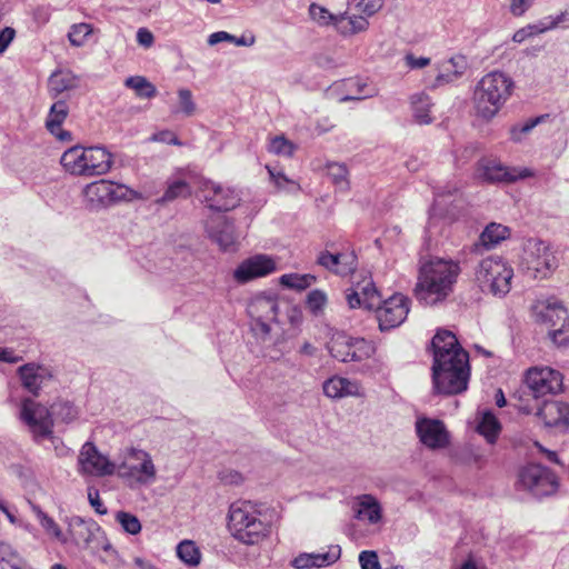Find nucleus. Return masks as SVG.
Segmentation results:
<instances>
[{
	"mask_svg": "<svg viewBox=\"0 0 569 569\" xmlns=\"http://www.w3.org/2000/svg\"><path fill=\"white\" fill-rule=\"evenodd\" d=\"M416 431L421 443L430 449H442L449 445V432L445 423L439 419H417Z\"/></svg>",
	"mask_w": 569,
	"mask_h": 569,
	"instance_id": "nucleus-16",
	"label": "nucleus"
},
{
	"mask_svg": "<svg viewBox=\"0 0 569 569\" xmlns=\"http://www.w3.org/2000/svg\"><path fill=\"white\" fill-rule=\"evenodd\" d=\"M418 282L415 288L417 300L425 306H435L445 301L453 291L460 274L458 261L439 257L421 258Z\"/></svg>",
	"mask_w": 569,
	"mask_h": 569,
	"instance_id": "nucleus-1",
	"label": "nucleus"
},
{
	"mask_svg": "<svg viewBox=\"0 0 569 569\" xmlns=\"http://www.w3.org/2000/svg\"><path fill=\"white\" fill-rule=\"evenodd\" d=\"M82 193L91 209L107 208L120 201L143 199L140 192L106 179L88 183Z\"/></svg>",
	"mask_w": 569,
	"mask_h": 569,
	"instance_id": "nucleus-7",
	"label": "nucleus"
},
{
	"mask_svg": "<svg viewBox=\"0 0 569 569\" xmlns=\"http://www.w3.org/2000/svg\"><path fill=\"white\" fill-rule=\"evenodd\" d=\"M510 236V229L500 223L491 222L479 237V242L473 244L472 251H480L481 248L491 249Z\"/></svg>",
	"mask_w": 569,
	"mask_h": 569,
	"instance_id": "nucleus-29",
	"label": "nucleus"
},
{
	"mask_svg": "<svg viewBox=\"0 0 569 569\" xmlns=\"http://www.w3.org/2000/svg\"><path fill=\"white\" fill-rule=\"evenodd\" d=\"M369 21L363 16L339 13L337 31L342 36H351L367 30Z\"/></svg>",
	"mask_w": 569,
	"mask_h": 569,
	"instance_id": "nucleus-32",
	"label": "nucleus"
},
{
	"mask_svg": "<svg viewBox=\"0 0 569 569\" xmlns=\"http://www.w3.org/2000/svg\"><path fill=\"white\" fill-rule=\"evenodd\" d=\"M98 529V525L92 520H84L78 516L71 517L69 520V532L78 546L87 547L92 540L93 531Z\"/></svg>",
	"mask_w": 569,
	"mask_h": 569,
	"instance_id": "nucleus-28",
	"label": "nucleus"
},
{
	"mask_svg": "<svg viewBox=\"0 0 569 569\" xmlns=\"http://www.w3.org/2000/svg\"><path fill=\"white\" fill-rule=\"evenodd\" d=\"M513 80L506 73L493 71L482 77L475 90L477 112L491 119L511 96Z\"/></svg>",
	"mask_w": 569,
	"mask_h": 569,
	"instance_id": "nucleus-3",
	"label": "nucleus"
},
{
	"mask_svg": "<svg viewBox=\"0 0 569 569\" xmlns=\"http://www.w3.org/2000/svg\"><path fill=\"white\" fill-rule=\"evenodd\" d=\"M479 177L489 183H512L518 180L535 177V171L529 168L507 167L492 159H483L478 168Z\"/></svg>",
	"mask_w": 569,
	"mask_h": 569,
	"instance_id": "nucleus-13",
	"label": "nucleus"
},
{
	"mask_svg": "<svg viewBox=\"0 0 569 569\" xmlns=\"http://www.w3.org/2000/svg\"><path fill=\"white\" fill-rule=\"evenodd\" d=\"M531 310L535 320L549 328L557 327L569 316L562 302L555 297L537 300Z\"/></svg>",
	"mask_w": 569,
	"mask_h": 569,
	"instance_id": "nucleus-18",
	"label": "nucleus"
},
{
	"mask_svg": "<svg viewBox=\"0 0 569 569\" xmlns=\"http://www.w3.org/2000/svg\"><path fill=\"white\" fill-rule=\"evenodd\" d=\"M431 371L435 393H461L467 390L470 378L469 355L463 348L436 352Z\"/></svg>",
	"mask_w": 569,
	"mask_h": 569,
	"instance_id": "nucleus-2",
	"label": "nucleus"
},
{
	"mask_svg": "<svg viewBox=\"0 0 569 569\" xmlns=\"http://www.w3.org/2000/svg\"><path fill=\"white\" fill-rule=\"evenodd\" d=\"M525 383L535 398L557 395L562 391V375L549 367H533L527 370Z\"/></svg>",
	"mask_w": 569,
	"mask_h": 569,
	"instance_id": "nucleus-11",
	"label": "nucleus"
},
{
	"mask_svg": "<svg viewBox=\"0 0 569 569\" xmlns=\"http://www.w3.org/2000/svg\"><path fill=\"white\" fill-rule=\"evenodd\" d=\"M276 270L274 260L267 254H254L243 260L233 271L234 280L247 283L256 278L264 277Z\"/></svg>",
	"mask_w": 569,
	"mask_h": 569,
	"instance_id": "nucleus-17",
	"label": "nucleus"
},
{
	"mask_svg": "<svg viewBox=\"0 0 569 569\" xmlns=\"http://www.w3.org/2000/svg\"><path fill=\"white\" fill-rule=\"evenodd\" d=\"M477 431L483 436L488 443H495L501 431V425L490 410H485L478 421Z\"/></svg>",
	"mask_w": 569,
	"mask_h": 569,
	"instance_id": "nucleus-31",
	"label": "nucleus"
},
{
	"mask_svg": "<svg viewBox=\"0 0 569 569\" xmlns=\"http://www.w3.org/2000/svg\"><path fill=\"white\" fill-rule=\"evenodd\" d=\"M177 555L188 566H197L201 559V552L191 540H183L177 546Z\"/></svg>",
	"mask_w": 569,
	"mask_h": 569,
	"instance_id": "nucleus-44",
	"label": "nucleus"
},
{
	"mask_svg": "<svg viewBox=\"0 0 569 569\" xmlns=\"http://www.w3.org/2000/svg\"><path fill=\"white\" fill-rule=\"evenodd\" d=\"M357 268V259L353 253H342V260L339 266L338 274H348Z\"/></svg>",
	"mask_w": 569,
	"mask_h": 569,
	"instance_id": "nucleus-61",
	"label": "nucleus"
},
{
	"mask_svg": "<svg viewBox=\"0 0 569 569\" xmlns=\"http://www.w3.org/2000/svg\"><path fill=\"white\" fill-rule=\"evenodd\" d=\"M558 325L549 329V337L557 346H566L569 343V316Z\"/></svg>",
	"mask_w": 569,
	"mask_h": 569,
	"instance_id": "nucleus-51",
	"label": "nucleus"
},
{
	"mask_svg": "<svg viewBox=\"0 0 569 569\" xmlns=\"http://www.w3.org/2000/svg\"><path fill=\"white\" fill-rule=\"evenodd\" d=\"M267 169H268V172H269L271 179L274 181V183L277 184L278 188L284 189V184H290L291 189L299 190V186L295 181L288 179L283 174V172L277 171L276 169H273L269 166H267Z\"/></svg>",
	"mask_w": 569,
	"mask_h": 569,
	"instance_id": "nucleus-60",
	"label": "nucleus"
},
{
	"mask_svg": "<svg viewBox=\"0 0 569 569\" xmlns=\"http://www.w3.org/2000/svg\"><path fill=\"white\" fill-rule=\"evenodd\" d=\"M92 27L89 23H77L70 28L68 32L69 41L74 47H81L84 44L87 38L91 34Z\"/></svg>",
	"mask_w": 569,
	"mask_h": 569,
	"instance_id": "nucleus-49",
	"label": "nucleus"
},
{
	"mask_svg": "<svg viewBox=\"0 0 569 569\" xmlns=\"http://www.w3.org/2000/svg\"><path fill=\"white\" fill-rule=\"evenodd\" d=\"M569 18V11H561L559 14L552 17L548 16L540 20H538L536 23L541 29V33H545L547 31L553 30L558 28L560 23L566 21Z\"/></svg>",
	"mask_w": 569,
	"mask_h": 569,
	"instance_id": "nucleus-54",
	"label": "nucleus"
},
{
	"mask_svg": "<svg viewBox=\"0 0 569 569\" xmlns=\"http://www.w3.org/2000/svg\"><path fill=\"white\" fill-rule=\"evenodd\" d=\"M411 104L413 117L418 123L428 124L432 121V118L429 114L432 103L427 94L418 93L412 96Z\"/></svg>",
	"mask_w": 569,
	"mask_h": 569,
	"instance_id": "nucleus-34",
	"label": "nucleus"
},
{
	"mask_svg": "<svg viewBox=\"0 0 569 569\" xmlns=\"http://www.w3.org/2000/svg\"><path fill=\"white\" fill-rule=\"evenodd\" d=\"M542 120V117H537L533 119H529L523 124H516L510 128V139L513 142H520L526 134L531 132V130L540 123Z\"/></svg>",
	"mask_w": 569,
	"mask_h": 569,
	"instance_id": "nucleus-53",
	"label": "nucleus"
},
{
	"mask_svg": "<svg viewBox=\"0 0 569 569\" xmlns=\"http://www.w3.org/2000/svg\"><path fill=\"white\" fill-rule=\"evenodd\" d=\"M88 500L90 506L94 509V511L99 515H107L108 509L104 507L103 502L100 499L99 490L94 487L88 488Z\"/></svg>",
	"mask_w": 569,
	"mask_h": 569,
	"instance_id": "nucleus-59",
	"label": "nucleus"
},
{
	"mask_svg": "<svg viewBox=\"0 0 569 569\" xmlns=\"http://www.w3.org/2000/svg\"><path fill=\"white\" fill-rule=\"evenodd\" d=\"M30 508L39 520L41 527L46 530V532L52 536L54 539L66 542V538L60 529L59 525L47 515L38 505L29 501Z\"/></svg>",
	"mask_w": 569,
	"mask_h": 569,
	"instance_id": "nucleus-33",
	"label": "nucleus"
},
{
	"mask_svg": "<svg viewBox=\"0 0 569 569\" xmlns=\"http://www.w3.org/2000/svg\"><path fill=\"white\" fill-rule=\"evenodd\" d=\"M190 193V187L184 180H174L168 184L162 197L156 200L157 203L163 204L171 202L178 198H186Z\"/></svg>",
	"mask_w": 569,
	"mask_h": 569,
	"instance_id": "nucleus-41",
	"label": "nucleus"
},
{
	"mask_svg": "<svg viewBox=\"0 0 569 569\" xmlns=\"http://www.w3.org/2000/svg\"><path fill=\"white\" fill-rule=\"evenodd\" d=\"M206 202L211 210L229 211L240 203L239 194L231 188L210 182L206 186Z\"/></svg>",
	"mask_w": 569,
	"mask_h": 569,
	"instance_id": "nucleus-21",
	"label": "nucleus"
},
{
	"mask_svg": "<svg viewBox=\"0 0 569 569\" xmlns=\"http://www.w3.org/2000/svg\"><path fill=\"white\" fill-rule=\"evenodd\" d=\"M467 69V60L463 56H456L443 61L437 74L432 88L452 83L461 78Z\"/></svg>",
	"mask_w": 569,
	"mask_h": 569,
	"instance_id": "nucleus-25",
	"label": "nucleus"
},
{
	"mask_svg": "<svg viewBox=\"0 0 569 569\" xmlns=\"http://www.w3.org/2000/svg\"><path fill=\"white\" fill-rule=\"evenodd\" d=\"M77 79L70 72H54L49 78V89L52 97H57L63 91L76 87Z\"/></svg>",
	"mask_w": 569,
	"mask_h": 569,
	"instance_id": "nucleus-39",
	"label": "nucleus"
},
{
	"mask_svg": "<svg viewBox=\"0 0 569 569\" xmlns=\"http://www.w3.org/2000/svg\"><path fill=\"white\" fill-rule=\"evenodd\" d=\"M86 159V148L82 146H73L62 153L60 163L69 173L87 177L88 162Z\"/></svg>",
	"mask_w": 569,
	"mask_h": 569,
	"instance_id": "nucleus-27",
	"label": "nucleus"
},
{
	"mask_svg": "<svg viewBox=\"0 0 569 569\" xmlns=\"http://www.w3.org/2000/svg\"><path fill=\"white\" fill-rule=\"evenodd\" d=\"M410 300L396 293L375 308L376 317L381 331L391 330L399 327L406 319L410 310Z\"/></svg>",
	"mask_w": 569,
	"mask_h": 569,
	"instance_id": "nucleus-12",
	"label": "nucleus"
},
{
	"mask_svg": "<svg viewBox=\"0 0 569 569\" xmlns=\"http://www.w3.org/2000/svg\"><path fill=\"white\" fill-rule=\"evenodd\" d=\"M116 521L129 535H138L141 531V522L134 515L127 511H118Z\"/></svg>",
	"mask_w": 569,
	"mask_h": 569,
	"instance_id": "nucleus-48",
	"label": "nucleus"
},
{
	"mask_svg": "<svg viewBox=\"0 0 569 569\" xmlns=\"http://www.w3.org/2000/svg\"><path fill=\"white\" fill-rule=\"evenodd\" d=\"M313 568H321L335 563L341 556L339 546H331L326 552H311Z\"/></svg>",
	"mask_w": 569,
	"mask_h": 569,
	"instance_id": "nucleus-47",
	"label": "nucleus"
},
{
	"mask_svg": "<svg viewBox=\"0 0 569 569\" xmlns=\"http://www.w3.org/2000/svg\"><path fill=\"white\" fill-rule=\"evenodd\" d=\"M346 300L350 309L363 308V300L357 287L346 290Z\"/></svg>",
	"mask_w": 569,
	"mask_h": 569,
	"instance_id": "nucleus-64",
	"label": "nucleus"
},
{
	"mask_svg": "<svg viewBox=\"0 0 569 569\" xmlns=\"http://www.w3.org/2000/svg\"><path fill=\"white\" fill-rule=\"evenodd\" d=\"M532 3L533 0H511L509 9L512 16L521 17L527 12Z\"/></svg>",
	"mask_w": 569,
	"mask_h": 569,
	"instance_id": "nucleus-63",
	"label": "nucleus"
},
{
	"mask_svg": "<svg viewBox=\"0 0 569 569\" xmlns=\"http://www.w3.org/2000/svg\"><path fill=\"white\" fill-rule=\"evenodd\" d=\"M206 232L210 240L218 244L223 252H234L239 248V234L233 221L224 216H216L208 219Z\"/></svg>",
	"mask_w": 569,
	"mask_h": 569,
	"instance_id": "nucleus-14",
	"label": "nucleus"
},
{
	"mask_svg": "<svg viewBox=\"0 0 569 569\" xmlns=\"http://www.w3.org/2000/svg\"><path fill=\"white\" fill-rule=\"evenodd\" d=\"M178 103L171 109L172 114H182L183 117H192L197 112V103L193 100L191 90L187 88H180L177 91Z\"/></svg>",
	"mask_w": 569,
	"mask_h": 569,
	"instance_id": "nucleus-38",
	"label": "nucleus"
},
{
	"mask_svg": "<svg viewBox=\"0 0 569 569\" xmlns=\"http://www.w3.org/2000/svg\"><path fill=\"white\" fill-rule=\"evenodd\" d=\"M151 141H156V142H163V143H167V144H173V146H180L181 142L179 141L178 137L169 131V130H163V131H160V132H157L154 133L151 138H150Z\"/></svg>",
	"mask_w": 569,
	"mask_h": 569,
	"instance_id": "nucleus-62",
	"label": "nucleus"
},
{
	"mask_svg": "<svg viewBox=\"0 0 569 569\" xmlns=\"http://www.w3.org/2000/svg\"><path fill=\"white\" fill-rule=\"evenodd\" d=\"M78 471L82 475L110 476L114 465L102 455L93 442L87 441L78 456Z\"/></svg>",
	"mask_w": 569,
	"mask_h": 569,
	"instance_id": "nucleus-15",
	"label": "nucleus"
},
{
	"mask_svg": "<svg viewBox=\"0 0 569 569\" xmlns=\"http://www.w3.org/2000/svg\"><path fill=\"white\" fill-rule=\"evenodd\" d=\"M69 108L64 100H58L54 102L49 110L46 119V128L49 132H56L59 127L62 126L66 118L68 117Z\"/></svg>",
	"mask_w": 569,
	"mask_h": 569,
	"instance_id": "nucleus-36",
	"label": "nucleus"
},
{
	"mask_svg": "<svg viewBox=\"0 0 569 569\" xmlns=\"http://www.w3.org/2000/svg\"><path fill=\"white\" fill-rule=\"evenodd\" d=\"M86 157L87 177L106 174L113 163L112 154L101 146L87 147Z\"/></svg>",
	"mask_w": 569,
	"mask_h": 569,
	"instance_id": "nucleus-24",
	"label": "nucleus"
},
{
	"mask_svg": "<svg viewBox=\"0 0 569 569\" xmlns=\"http://www.w3.org/2000/svg\"><path fill=\"white\" fill-rule=\"evenodd\" d=\"M296 147L291 141L286 139L283 136H278L271 139L269 143V152L274 154L291 157L295 152Z\"/></svg>",
	"mask_w": 569,
	"mask_h": 569,
	"instance_id": "nucleus-50",
	"label": "nucleus"
},
{
	"mask_svg": "<svg viewBox=\"0 0 569 569\" xmlns=\"http://www.w3.org/2000/svg\"><path fill=\"white\" fill-rule=\"evenodd\" d=\"M352 510L355 518L358 520H367L371 525H376L381 520L382 509L376 497L369 493L360 495L355 498Z\"/></svg>",
	"mask_w": 569,
	"mask_h": 569,
	"instance_id": "nucleus-23",
	"label": "nucleus"
},
{
	"mask_svg": "<svg viewBox=\"0 0 569 569\" xmlns=\"http://www.w3.org/2000/svg\"><path fill=\"white\" fill-rule=\"evenodd\" d=\"M342 260V253H330L328 251H323L318 257V263L326 269L338 273L339 266Z\"/></svg>",
	"mask_w": 569,
	"mask_h": 569,
	"instance_id": "nucleus-55",
	"label": "nucleus"
},
{
	"mask_svg": "<svg viewBox=\"0 0 569 569\" xmlns=\"http://www.w3.org/2000/svg\"><path fill=\"white\" fill-rule=\"evenodd\" d=\"M536 415L548 428L566 431L569 428V403L558 400H545Z\"/></svg>",
	"mask_w": 569,
	"mask_h": 569,
	"instance_id": "nucleus-19",
	"label": "nucleus"
},
{
	"mask_svg": "<svg viewBox=\"0 0 569 569\" xmlns=\"http://www.w3.org/2000/svg\"><path fill=\"white\" fill-rule=\"evenodd\" d=\"M316 282V277L309 273H286L280 277V283L297 291L305 290Z\"/></svg>",
	"mask_w": 569,
	"mask_h": 569,
	"instance_id": "nucleus-43",
	"label": "nucleus"
},
{
	"mask_svg": "<svg viewBox=\"0 0 569 569\" xmlns=\"http://www.w3.org/2000/svg\"><path fill=\"white\" fill-rule=\"evenodd\" d=\"M518 485L536 498L553 495L559 486L558 477L540 463L525 466L518 476Z\"/></svg>",
	"mask_w": 569,
	"mask_h": 569,
	"instance_id": "nucleus-9",
	"label": "nucleus"
},
{
	"mask_svg": "<svg viewBox=\"0 0 569 569\" xmlns=\"http://www.w3.org/2000/svg\"><path fill=\"white\" fill-rule=\"evenodd\" d=\"M53 413L64 422L74 420L78 416V410L73 403L69 401H58L52 406Z\"/></svg>",
	"mask_w": 569,
	"mask_h": 569,
	"instance_id": "nucleus-52",
	"label": "nucleus"
},
{
	"mask_svg": "<svg viewBox=\"0 0 569 569\" xmlns=\"http://www.w3.org/2000/svg\"><path fill=\"white\" fill-rule=\"evenodd\" d=\"M523 263L535 279L548 278L558 267L552 247L540 239H529L525 247Z\"/></svg>",
	"mask_w": 569,
	"mask_h": 569,
	"instance_id": "nucleus-8",
	"label": "nucleus"
},
{
	"mask_svg": "<svg viewBox=\"0 0 569 569\" xmlns=\"http://www.w3.org/2000/svg\"><path fill=\"white\" fill-rule=\"evenodd\" d=\"M17 375L24 390L33 397H38L42 385L52 378V373L46 366L28 362L17 369Z\"/></svg>",
	"mask_w": 569,
	"mask_h": 569,
	"instance_id": "nucleus-20",
	"label": "nucleus"
},
{
	"mask_svg": "<svg viewBox=\"0 0 569 569\" xmlns=\"http://www.w3.org/2000/svg\"><path fill=\"white\" fill-rule=\"evenodd\" d=\"M328 177L339 191L349 190L348 169L343 163L331 162L327 166Z\"/></svg>",
	"mask_w": 569,
	"mask_h": 569,
	"instance_id": "nucleus-42",
	"label": "nucleus"
},
{
	"mask_svg": "<svg viewBox=\"0 0 569 569\" xmlns=\"http://www.w3.org/2000/svg\"><path fill=\"white\" fill-rule=\"evenodd\" d=\"M359 387L347 378L332 377L323 382V392L329 398H343L358 395Z\"/></svg>",
	"mask_w": 569,
	"mask_h": 569,
	"instance_id": "nucleus-30",
	"label": "nucleus"
},
{
	"mask_svg": "<svg viewBox=\"0 0 569 569\" xmlns=\"http://www.w3.org/2000/svg\"><path fill=\"white\" fill-rule=\"evenodd\" d=\"M19 417L33 435V439L39 442L44 438L51 439L54 452L58 457L71 455L62 440L53 436V420L50 410L34 401L31 398H23L20 403Z\"/></svg>",
	"mask_w": 569,
	"mask_h": 569,
	"instance_id": "nucleus-5",
	"label": "nucleus"
},
{
	"mask_svg": "<svg viewBox=\"0 0 569 569\" xmlns=\"http://www.w3.org/2000/svg\"><path fill=\"white\" fill-rule=\"evenodd\" d=\"M228 529L232 537L244 545L259 543L269 532L260 512L250 501H237L229 508Z\"/></svg>",
	"mask_w": 569,
	"mask_h": 569,
	"instance_id": "nucleus-4",
	"label": "nucleus"
},
{
	"mask_svg": "<svg viewBox=\"0 0 569 569\" xmlns=\"http://www.w3.org/2000/svg\"><path fill=\"white\" fill-rule=\"evenodd\" d=\"M328 350L331 357L341 362H360L370 358L375 348L363 338H352L338 333L328 343Z\"/></svg>",
	"mask_w": 569,
	"mask_h": 569,
	"instance_id": "nucleus-10",
	"label": "nucleus"
},
{
	"mask_svg": "<svg viewBox=\"0 0 569 569\" xmlns=\"http://www.w3.org/2000/svg\"><path fill=\"white\" fill-rule=\"evenodd\" d=\"M432 355L462 348L456 336L449 330H438L431 340Z\"/></svg>",
	"mask_w": 569,
	"mask_h": 569,
	"instance_id": "nucleus-35",
	"label": "nucleus"
},
{
	"mask_svg": "<svg viewBox=\"0 0 569 569\" xmlns=\"http://www.w3.org/2000/svg\"><path fill=\"white\" fill-rule=\"evenodd\" d=\"M124 86L134 90L139 98L151 99L157 96V88L142 76H131L127 78Z\"/></svg>",
	"mask_w": 569,
	"mask_h": 569,
	"instance_id": "nucleus-40",
	"label": "nucleus"
},
{
	"mask_svg": "<svg viewBox=\"0 0 569 569\" xmlns=\"http://www.w3.org/2000/svg\"><path fill=\"white\" fill-rule=\"evenodd\" d=\"M0 562L2 569H32L9 543L3 541H0Z\"/></svg>",
	"mask_w": 569,
	"mask_h": 569,
	"instance_id": "nucleus-37",
	"label": "nucleus"
},
{
	"mask_svg": "<svg viewBox=\"0 0 569 569\" xmlns=\"http://www.w3.org/2000/svg\"><path fill=\"white\" fill-rule=\"evenodd\" d=\"M327 302V296L319 289L311 290L307 296V306L313 312L320 311Z\"/></svg>",
	"mask_w": 569,
	"mask_h": 569,
	"instance_id": "nucleus-56",
	"label": "nucleus"
},
{
	"mask_svg": "<svg viewBox=\"0 0 569 569\" xmlns=\"http://www.w3.org/2000/svg\"><path fill=\"white\" fill-rule=\"evenodd\" d=\"M357 288L363 300L365 309L373 310L381 303L380 295L371 280L366 281L363 284L358 283Z\"/></svg>",
	"mask_w": 569,
	"mask_h": 569,
	"instance_id": "nucleus-45",
	"label": "nucleus"
},
{
	"mask_svg": "<svg viewBox=\"0 0 569 569\" xmlns=\"http://www.w3.org/2000/svg\"><path fill=\"white\" fill-rule=\"evenodd\" d=\"M513 269L500 257L482 259L475 272V281L481 292L502 298L511 289Z\"/></svg>",
	"mask_w": 569,
	"mask_h": 569,
	"instance_id": "nucleus-6",
	"label": "nucleus"
},
{
	"mask_svg": "<svg viewBox=\"0 0 569 569\" xmlns=\"http://www.w3.org/2000/svg\"><path fill=\"white\" fill-rule=\"evenodd\" d=\"M279 305L273 292L256 295L247 307V312L252 320L277 319Z\"/></svg>",
	"mask_w": 569,
	"mask_h": 569,
	"instance_id": "nucleus-22",
	"label": "nucleus"
},
{
	"mask_svg": "<svg viewBox=\"0 0 569 569\" xmlns=\"http://www.w3.org/2000/svg\"><path fill=\"white\" fill-rule=\"evenodd\" d=\"M133 456L136 459L141 460V462L130 467L123 466V469H128V471H124L122 475L134 477L140 483L152 481L156 478V467L150 455L143 450H138L134 451Z\"/></svg>",
	"mask_w": 569,
	"mask_h": 569,
	"instance_id": "nucleus-26",
	"label": "nucleus"
},
{
	"mask_svg": "<svg viewBox=\"0 0 569 569\" xmlns=\"http://www.w3.org/2000/svg\"><path fill=\"white\" fill-rule=\"evenodd\" d=\"M310 18L319 26H333L337 29L339 14L329 12L328 9L317 3H311L309 7Z\"/></svg>",
	"mask_w": 569,
	"mask_h": 569,
	"instance_id": "nucleus-46",
	"label": "nucleus"
},
{
	"mask_svg": "<svg viewBox=\"0 0 569 569\" xmlns=\"http://www.w3.org/2000/svg\"><path fill=\"white\" fill-rule=\"evenodd\" d=\"M361 569H381L379 558L376 551L363 550L359 555Z\"/></svg>",
	"mask_w": 569,
	"mask_h": 569,
	"instance_id": "nucleus-57",
	"label": "nucleus"
},
{
	"mask_svg": "<svg viewBox=\"0 0 569 569\" xmlns=\"http://www.w3.org/2000/svg\"><path fill=\"white\" fill-rule=\"evenodd\" d=\"M382 6V0H358L356 3V8L367 17L373 16Z\"/></svg>",
	"mask_w": 569,
	"mask_h": 569,
	"instance_id": "nucleus-58",
	"label": "nucleus"
}]
</instances>
